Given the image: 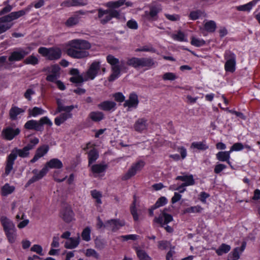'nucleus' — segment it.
I'll return each mask as SVG.
<instances>
[{
    "label": "nucleus",
    "mask_w": 260,
    "mask_h": 260,
    "mask_svg": "<svg viewBox=\"0 0 260 260\" xmlns=\"http://www.w3.org/2000/svg\"><path fill=\"white\" fill-rule=\"evenodd\" d=\"M20 132V129L16 127L14 124H12L3 129L2 137L6 140L11 141L18 135Z\"/></svg>",
    "instance_id": "obj_8"
},
{
    "label": "nucleus",
    "mask_w": 260,
    "mask_h": 260,
    "mask_svg": "<svg viewBox=\"0 0 260 260\" xmlns=\"http://www.w3.org/2000/svg\"><path fill=\"white\" fill-rule=\"evenodd\" d=\"M135 250L139 260H152L151 257L144 250L139 247H136Z\"/></svg>",
    "instance_id": "obj_30"
},
{
    "label": "nucleus",
    "mask_w": 260,
    "mask_h": 260,
    "mask_svg": "<svg viewBox=\"0 0 260 260\" xmlns=\"http://www.w3.org/2000/svg\"><path fill=\"white\" fill-rule=\"evenodd\" d=\"M172 38L176 41L179 42H187V38L184 32L181 30H178L176 34H173L171 35Z\"/></svg>",
    "instance_id": "obj_36"
},
{
    "label": "nucleus",
    "mask_w": 260,
    "mask_h": 260,
    "mask_svg": "<svg viewBox=\"0 0 260 260\" xmlns=\"http://www.w3.org/2000/svg\"><path fill=\"white\" fill-rule=\"evenodd\" d=\"M31 149L32 147L31 146H27V145L21 149L15 148L12 150L10 154L11 156H13L15 159H16L17 156L23 158L27 157L29 156V151Z\"/></svg>",
    "instance_id": "obj_15"
},
{
    "label": "nucleus",
    "mask_w": 260,
    "mask_h": 260,
    "mask_svg": "<svg viewBox=\"0 0 260 260\" xmlns=\"http://www.w3.org/2000/svg\"><path fill=\"white\" fill-rule=\"evenodd\" d=\"M162 78L164 80L173 81L177 79V77L175 74L173 73L168 72L164 74Z\"/></svg>",
    "instance_id": "obj_51"
},
{
    "label": "nucleus",
    "mask_w": 260,
    "mask_h": 260,
    "mask_svg": "<svg viewBox=\"0 0 260 260\" xmlns=\"http://www.w3.org/2000/svg\"><path fill=\"white\" fill-rule=\"evenodd\" d=\"M176 180H181L184 182V183L180 185L182 188L187 186L193 185L195 183L192 175L178 176L176 178Z\"/></svg>",
    "instance_id": "obj_20"
},
{
    "label": "nucleus",
    "mask_w": 260,
    "mask_h": 260,
    "mask_svg": "<svg viewBox=\"0 0 260 260\" xmlns=\"http://www.w3.org/2000/svg\"><path fill=\"white\" fill-rule=\"evenodd\" d=\"M69 44L70 47L67 49V53L70 56L80 59L89 56L87 50L89 49L91 46L87 41L75 39L70 41Z\"/></svg>",
    "instance_id": "obj_1"
},
{
    "label": "nucleus",
    "mask_w": 260,
    "mask_h": 260,
    "mask_svg": "<svg viewBox=\"0 0 260 260\" xmlns=\"http://www.w3.org/2000/svg\"><path fill=\"white\" fill-rule=\"evenodd\" d=\"M243 149V146L241 143H236L234 144L230 148V150L229 151V154L234 151H240Z\"/></svg>",
    "instance_id": "obj_56"
},
{
    "label": "nucleus",
    "mask_w": 260,
    "mask_h": 260,
    "mask_svg": "<svg viewBox=\"0 0 260 260\" xmlns=\"http://www.w3.org/2000/svg\"><path fill=\"white\" fill-rule=\"evenodd\" d=\"M45 112V110L38 107H35L32 109H29L28 110V116L29 117H36L38 115L43 114Z\"/></svg>",
    "instance_id": "obj_35"
},
{
    "label": "nucleus",
    "mask_w": 260,
    "mask_h": 260,
    "mask_svg": "<svg viewBox=\"0 0 260 260\" xmlns=\"http://www.w3.org/2000/svg\"><path fill=\"white\" fill-rule=\"evenodd\" d=\"M167 211L166 208L161 210L159 215L154 217L153 222L159 224L161 227H165V225L173 221L172 216L167 213Z\"/></svg>",
    "instance_id": "obj_7"
},
{
    "label": "nucleus",
    "mask_w": 260,
    "mask_h": 260,
    "mask_svg": "<svg viewBox=\"0 0 260 260\" xmlns=\"http://www.w3.org/2000/svg\"><path fill=\"white\" fill-rule=\"evenodd\" d=\"M167 203V199L165 197L159 198L154 205V208H158L163 206Z\"/></svg>",
    "instance_id": "obj_50"
},
{
    "label": "nucleus",
    "mask_w": 260,
    "mask_h": 260,
    "mask_svg": "<svg viewBox=\"0 0 260 260\" xmlns=\"http://www.w3.org/2000/svg\"><path fill=\"white\" fill-rule=\"evenodd\" d=\"M246 246V242L243 241L240 247H236L232 251L231 256V260H238L241 253L244 251Z\"/></svg>",
    "instance_id": "obj_22"
},
{
    "label": "nucleus",
    "mask_w": 260,
    "mask_h": 260,
    "mask_svg": "<svg viewBox=\"0 0 260 260\" xmlns=\"http://www.w3.org/2000/svg\"><path fill=\"white\" fill-rule=\"evenodd\" d=\"M124 4L127 7L131 6L132 4L131 2H129L125 3V0H118L116 1L109 2L107 3L105 5L108 8L115 9L119 8L120 7L123 6Z\"/></svg>",
    "instance_id": "obj_24"
},
{
    "label": "nucleus",
    "mask_w": 260,
    "mask_h": 260,
    "mask_svg": "<svg viewBox=\"0 0 260 260\" xmlns=\"http://www.w3.org/2000/svg\"><path fill=\"white\" fill-rule=\"evenodd\" d=\"M202 208L199 206H192L186 208L183 211V213H199L202 211Z\"/></svg>",
    "instance_id": "obj_44"
},
{
    "label": "nucleus",
    "mask_w": 260,
    "mask_h": 260,
    "mask_svg": "<svg viewBox=\"0 0 260 260\" xmlns=\"http://www.w3.org/2000/svg\"><path fill=\"white\" fill-rule=\"evenodd\" d=\"M95 247L99 249H102L104 248L105 246V242L103 240L100 239H96L95 240Z\"/></svg>",
    "instance_id": "obj_61"
},
{
    "label": "nucleus",
    "mask_w": 260,
    "mask_h": 260,
    "mask_svg": "<svg viewBox=\"0 0 260 260\" xmlns=\"http://www.w3.org/2000/svg\"><path fill=\"white\" fill-rule=\"evenodd\" d=\"M107 61L112 66V74L109 78V81H112L120 76L121 70L125 69V68L123 67L122 61L120 65H119V59L112 55H108L107 56Z\"/></svg>",
    "instance_id": "obj_3"
},
{
    "label": "nucleus",
    "mask_w": 260,
    "mask_h": 260,
    "mask_svg": "<svg viewBox=\"0 0 260 260\" xmlns=\"http://www.w3.org/2000/svg\"><path fill=\"white\" fill-rule=\"evenodd\" d=\"M165 16L168 20L172 21H177L180 19V16L177 14H165Z\"/></svg>",
    "instance_id": "obj_63"
},
{
    "label": "nucleus",
    "mask_w": 260,
    "mask_h": 260,
    "mask_svg": "<svg viewBox=\"0 0 260 260\" xmlns=\"http://www.w3.org/2000/svg\"><path fill=\"white\" fill-rule=\"evenodd\" d=\"M0 221L5 233L16 229L13 222L6 216H1L0 217Z\"/></svg>",
    "instance_id": "obj_17"
},
{
    "label": "nucleus",
    "mask_w": 260,
    "mask_h": 260,
    "mask_svg": "<svg viewBox=\"0 0 260 260\" xmlns=\"http://www.w3.org/2000/svg\"><path fill=\"white\" fill-rule=\"evenodd\" d=\"M148 126L147 120L144 118H140L135 121L133 128L137 132L141 133L147 131Z\"/></svg>",
    "instance_id": "obj_16"
},
{
    "label": "nucleus",
    "mask_w": 260,
    "mask_h": 260,
    "mask_svg": "<svg viewBox=\"0 0 260 260\" xmlns=\"http://www.w3.org/2000/svg\"><path fill=\"white\" fill-rule=\"evenodd\" d=\"M63 164L62 162L58 158H52L48 161L44 167H46L47 169H59L62 168Z\"/></svg>",
    "instance_id": "obj_25"
},
{
    "label": "nucleus",
    "mask_w": 260,
    "mask_h": 260,
    "mask_svg": "<svg viewBox=\"0 0 260 260\" xmlns=\"http://www.w3.org/2000/svg\"><path fill=\"white\" fill-rule=\"evenodd\" d=\"M236 69V56L232 53H229V72L233 73Z\"/></svg>",
    "instance_id": "obj_28"
},
{
    "label": "nucleus",
    "mask_w": 260,
    "mask_h": 260,
    "mask_svg": "<svg viewBox=\"0 0 260 260\" xmlns=\"http://www.w3.org/2000/svg\"><path fill=\"white\" fill-rule=\"evenodd\" d=\"M89 117L94 121H99L104 118V114L100 111L92 112L89 115Z\"/></svg>",
    "instance_id": "obj_38"
},
{
    "label": "nucleus",
    "mask_w": 260,
    "mask_h": 260,
    "mask_svg": "<svg viewBox=\"0 0 260 260\" xmlns=\"http://www.w3.org/2000/svg\"><path fill=\"white\" fill-rule=\"evenodd\" d=\"M80 242L79 235L76 238H69L64 244V247L68 249H73L77 247Z\"/></svg>",
    "instance_id": "obj_27"
},
{
    "label": "nucleus",
    "mask_w": 260,
    "mask_h": 260,
    "mask_svg": "<svg viewBox=\"0 0 260 260\" xmlns=\"http://www.w3.org/2000/svg\"><path fill=\"white\" fill-rule=\"evenodd\" d=\"M100 62L99 61H93L90 66L88 70L84 74L85 81L93 80L98 75L100 70Z\"/></svg>",
    "instance_id": "obj_10"
},
{
    "label": "nucleus",
    "mask_w": 260,
    "mask_h": 260,
    "mask_svg": "<svg viewBox=\"0 0 260 260\" xmlns=\"http://www.w3.org/2000/svg\"><path fill=\"white\" fill-rule=\"evenodd\" d=\"M12 25V24L6 23H0V34L9 29L10 28H11Z\"/></svg>",
    "instance_id": "obj_57"
},
{
    "label": "nucleus",
    "mask_w": 260,
    "mask_h": 260,
    "mask_svg": "<svg viewBox=\"0 0 260 260\" xmlns=\"http://www.w3.org/2000/svg\"><path fill=\"white\" fill-rule=\"evenodd\" d=\"M145 162L143 160H139L134 163L127 172L122 177L123 180H126L135 176L137 172H140L144 167Z\"/></svg>",
    "instance_id": "obj_9"
},
{
    "label": "nucleus",
    "mask_w": 260,
    "mask_h": 260,
    "mask_svg": "<svg viewBox=\"0 0 260 260\" xmlns=\"http://www.w3.org/2000/svg\"><path fill=\"white\" fill-rule=\"evenodd\" d=\"M31 50V47H28L25 49L20 48L16 51H13L9 56V60L11 62L19 61L28 54Z\"/></svg>",
    "instance_id": "obj_11"
},
{
    "label": "nucleus",
    "mask_w": 260,
    "mask_h": 260,
    "mask_svg": "<svg viewBox=\"0 0 260 260\" xmlns=\"http://www.w3.org/2000/svg\"><path fill=\"white\" fill-rule=\"evenodd\" d=\"M41 126L39 124V121L30 120L27 121L24 124V127L27 129H34L37 131H41Z\"/></svg>",
    "instance_id": "obj_26"
},
{
    "label": "nucleus",
    "mask_w": 260,
    "mask_h": 260,
    "mask_svg": "<svg viewBox=\"0 0 260 260\" xmlns=\"http://www.w3.org/2000/svg\"><path fill=\"white\" fill-rule=\"evenodd\" d=\"M39 124L41 126V131H42L43 129V125L44 124H47L49 126H51L52 125V122L51 120L47 116H44L42 117L39 120Z\"/></svg>",
    "instance_id": "obj_47"
},
{
    "label": "nucleus",
    "mask_w": 260,
    "mask_h": 260,
    "mask_svg": "<svg viewBox=\"0 0 260 260\" xmlns=\"http://www.w3.org/2000/svg\"><path fill=\"white\" fill-rule=\"evenodd\" d=\"M98 17L100 19L101 23L105 24L110 21L112 18H119L120 14L119 12L115 10H103L101 9L98 10Z\"/></svg>",
    "instance_id": "obj_5"
},
{
    "label": "nucleus",
    "mask_w": 260,
    "mask_h": 260,
    "mask_svg": "<svg viewBox=\"0 0 260 260\" xmlns=\"http://www.w3.org/2000/svg\"><path fill=\"white\" fill-rule=\"evenodd\" d=\"M254 6L252 2H250L246 4L241 5L237 7V10L241 11H248L249 12L252 8V7Z\"/></svg>",
    "instance_id": "obj_48"
},
{
    "label": "nucleus",
    "mask_w": 260,
    "mask_h": 260,
    "mask_svg": "<svg viewBox=\"0 0 260 260\" xmlns=\"http://www.w3.org/2000/svg\"><path fill=\"white\" fill-rule=\"evenodd\" d=\"M48 172V169L46 167H44L41 170L39 171L37 169H34L32 170V173L34 176L27 182L25 184V187H27L31 184L40 180Z\"/></svg>",
    "instance_id": "obj_12"
},
{
    "label": "nucleus",
    "mask_w": 260,
    "mask_h": 260,
    "mask_svg": "<svg viewBox=\"0 0 260 260\" xmlns=\"http://www.w3.org/2000/svg\"><path fill=\"white\" fill-rule=\"evenodd\" d=\"M56 103L57 104V109L54 114L55 115L61 111L66 112L65 113L60 114L59 116L56 117L54 119L55 124L57 126H59L68 119L72 117V114L71 113V111L74 109V106L73 105L64 106L62 104V101L59 99H57Z\"/></svg>",
    "instance_id": "obj_2"
},
{
    "label": "nucleus",
    "mask_w": 260,
    "mask_h": 260,
    "mask_svg": "<svg viewBox=\"0 0 260 260\" xmlns=\"http://www.w3.org/2000/svg\"><path fill=\"white\" fill-rule=\"evenodd\" d=\"M38 52L49 60H56L61 57V51L58 48L40 47Z\"/></svg>",
    "instance_id": "obj_4"
},
{
    "label": "nucleus",
    "mask_w": 260,
    "mask_h": 260,
    "mask_svg": "<svg viewBox=\"0 0 260 260\" xmlns=\"http://www.w3.org/2000/svg\"><path fill=\"white\" fill-rule=\"evenodd\" d=\"M228 250V246L224 244H222L219 248H218L216 252L219 255H221L223 253H226Z\"/></svg>",
    "instance_id": "obj_58"
},
{
    "label": "nucleus",
    "mask_w": 260,
    "mask_h": 260,
    "mask_svg": "<svg viewBox=\"0 0 260 260\" xmlns=\"http://www.w3.org/2000/svg\"><path fill=\"white\" fill-rule=\"evenodd\" d=\"M73 212L70 208H67L62 213V218L66 222H71L73 219Z\"/></svg>",
    "instance_id": "obj_31"
},
{
    "label": "nucleus",
    "mask_w": 260,
    "mask_h": 260,
    "mask_svg": "<svg viewBox=\"0 0 260 260\" xmlns=\"http://www.w3.org/2000/svg\"><path fill=\"white\" fill-rule=\"evenodd\" d=\"M113 97L116 101L118 102H123L125 101V96L121 92H117L113 94Z\"/></svg>",
    "instance_id": "obj_60"
},
{
    "label": "nucleus",
    "mask_w": 260,
    "mask_h": 260,
    "mask_svg": "<svg viewBox=\"0 0 260 260\" xmlns=\"http://www.w3.org/2000/svg\"><path fill=\"white\" fill-rule=\"evenodd\" d=\"M125 222L123 220L118 219H113L107 220L105 222L106 229L115 232L118 230L121 227L124 226Z\"/></svg>",
    "instance_id": "obj_13"
},
{
    "label": "nucleus",
    "mask_w": 260,
    "mask_h": 260,
    "mask_svg": "<svg viewBox=\"0 0 260 260\" xmlns=\"http://www.w3.org/2000/svg\"><path fill=\"white\" fill-rule=\"evenodd\" d=\"M5 234L9 243H13L15 242L17 238L16 229L5 232Z\"/></svg>",
    "instance_id": "obj_40"
},
{
    "label": "nucleus",
    "mask_w": 260,
    "mask_h": 260,
    "mask_svg": "<svg viewBox=\"0 0 260 260\" xmlns=\"http://www.w3.org/2000/svg\"><path fill=\"white\" fill-rule=\"evenodd\" d=\"M216 157L218 160L221 161H226L228 160V152L221 151L216 154Z\"/></svg>",
    "instance_id": "obj_54"
},
{
    "label": "nucleus",
    "mask_w": 260,
    "mask_h": 260,
    "mask_svg": "<svg viewBox=\"0 0 260 260\" xmlns=\"http://www.w3.org/2000/svg\"><path fill=\"white\" fill-rule=\"evenodd\" d=\"M99 157V153L95 148H92L88 153V165L95 162Z\"/></svg>",
    "instance_id": "obj_32"
},
{
    "label": "nucleus",
    "mask_w": 260,
    "mask_h": 260,
    "mask_svg": "<svg viewBox=\"0 0 260 260\" xmlns=\"http://www.w3.org/2000/svg\"><path fill=\"white\" fill-rule=\"evenodd\" d=\"M138 96L135 92L129 94L128 99L125 101L123 104L124 107L128 108L127 110L130 111L131 108H136L139 104Z\"/></svg>",
    "instance_id": "obj_14"
},
{
    "label": "nucleus",
    "mask_w": 260,
    "mask_h": 260,
    "mask_svg": "<svg viewBox=\"0 0 260 260\" xmlns=\"http://www.w3.org/2000/svg\"><path fill=\"white\" fill-rule=\"evenodd\" d=\"M190 43L192 45L199 47L204 46L205 44V41L203 39L192 37Z\"/></svg>",
    "instance_id": "obj_43"
},
{
    "label": "nucleus",
    "mask_w": 260,
    "mask_h": 260,
    "mask_svg": "<svg viewBox=\"0 0 260 260\" xmlns=\"http://www.w3.org/2000/svg\"><path fill=\"white\" fill-rule=\"evenodd\" d=\"M136 52H155V49L152 47V45H145L140 48H138L135 50Z\"/></svg>",
    "instance_id": "obj_45"
},
{
    "label": "nucleus",
    "mask_w": 260,
    "mask_h": 260,
    "mask_svg": "<svg viewBox=\"0 0 260 260\" xmlns=\"http://www.w3.org/2000/svg\"><path fill=\"white\" fill-rule=\"evenodd\" d=\"M70 80L71 82L76 83H82L83 81H85L84 75L83 76L81 75L73 76L70 78Z\"/></svg>",
    "instance_id": "obj_55"
},
{
    "label": "nucleus",
    "mask_w": 260,
    "mask_h": 260,
    "mask_svg": "<svg viewBox=\"0 0 260 260\" xmlns=\"http://www.w3.org/2000/svg\"><path fill=\"white\" fill-rule=\"evenodd\" d=\"M140 58L132 57L127 60L126 63L127 65L137 69L140 68Z\"/></svg>",
    "instance_id": "obj_41"
},
{
    "label": "nucleus",
    "mask_w": 260,
    "mask_h": 260,
    "mask_svg": "<svg viewBox=\"0 0 260 260\" xmlns=\"http://www.w3.org/2000/svg\"><path fill=\"white\" fill-rule=\"evenodd\" d=\"M107 168V165L103 163L93 165L91 166L90 169L93 174L94 177H96L101 174H104Z\"/></svg>",
    "instance_id": "obj_19"
},
{
    "label": "nucleus",
    "mask_w": 260,
    "mask_h": 260,
    "mask_svg": "<svg viewBox=\"0 0 260 260\" xmlns=\"http://www.w3.org/2000/svg\"><path fill=\"white\" fill-rule=\"evenodd\" d=\"M14 189V186H11L9 184L7 183L2 188V195L3 196H6L8 194L12 193Z\"/></svg>",
    "instance_id": "obj_39"
},
{
    "label": "nucleus",
    "mask_w": 260,
    "mask_h": 260,
    "mask_svg": "<svg viewBox=\"0 0 260 260\" xmlns=\"http://www.w3.org/2000/svg\"><path fill=\"white\" fill-rule=\"evenodd\" d=\"M16 159L11 156V155L10 154L8 157L7 160V164L5 168V174L8 175L9 174L10 172L12 171L13 169V166L14 164V162Z\"/></svg>",
    "instance_id": "obj_37"
},
{
    "label": "nucleus",
    "mask_w": 260,
    "mask_h": 260,
    "mask_svg": "<svg viewBox=\"0 0 260 260\" xmlns=\"http://www.w3.org/2000/svg\"><path fill=\"white\" fill-rule=\"evenodd\" d=\"M31 250L32 251L36 252V253L40 254V255H43V253H42V251H43L42 247L39 245L35 244V245H33L32 247H31Z\"/></svg>",
    "instance_id": "obj_62"
},
{
    "label": "nucleus",
    "mask_w": 260,
    "mask_h": 260,
    "mask_svg": "<svg viewBox=\"0 0 260 260\" xmlns=\"http://www.w3.org/2000/svg\"><path fill=\"white\" fill-rule=\"evenodd\" d=\"M91 230L89 227L85 228L82 232L81 237L83 240L89 241L90 240Z\"/></svg>",
    "instance_id": "obj_46"
},
{
    "label": "nucleus",
    "mask_w": 260,
    "mask_h": 260,
    "mask_svg": "<svg viewBox=\"0 0 260 260\" xmlns=\"http://www.w3.org/2000/svg\"><path fill=\"white\" fill-rule=\"evenodd\" d=\"M39 60L37 57L34 55H30L27 57L24 61L25 64L36 65L38 63Z\"/></svg>",
    "instance_id": "obj_49"
},
{
    "label": "nucleus",
    "mask_w": 260,
    "mask_h": 260,
    "mask_svg": "<svg viewBox=\"0 0 260 260\" xmlns=\"http://www.w3.org/2000/svg\"><path fill=\"white\" fill-rule=\"evenodd\" d=\"M59 70V67L57 64H55L49 68V72L51 74H55V75L58 76Z\"/></svg>",
    "instance_id": "obj_59"
},
{
    "label": "nucleus",
    "mask_w": 260,
    "mask_h": 260,
    "mask_svg": "<svg viewBox=\"0 0 260 260\" xmlns=\"http://www.w3.org/2000/svg\"><path fill=\"white\" fill-rule=\"evenodd\" d=\"M98 107L100 109L104 111H114L116 109V104L113 101H105L99 104Z\"/></svg>",
    "instance_id": "obj_21"
},
{
    "label": "nucleus",
    "mask_w": 260,
    "mask_h": 260,
    "mask_svg": "<svg viewBox=\"0 0 260 260\" xmlns=\"http://www.w3.org/2000/svg\"><path fill=\"white\" fill-rule=\"evenodd\" d=\"M140 68L146 67L147 69H150L155 65L153 59L150 57L140 58Z\"/></svg>",
    "instance_id": "obj_29"
},
{
    "label": "nucleus",
    "mask_w": 260,
    "mask_h": 260,
    "mask_svg": "<svg viewBox=\"0 0 260 260\" xmlns=\"http://www.w3.org/2000/svg\"><path fill=\"white\" fill-rule=\"evenodd\" d=\"M159 12L158 9L156 7H152L149 12H146L147 19L149 21H153L156 19V16Z\"/></svg>",
    "instance_id": "obj_33"
},
{
    "label": "nucleus",
    "mask_w": 260,
    "mask_h": 260,
    "mask_svg": "<svg viewBox=\"0 0 260 260\" xmlns=\"http://www.w3.org/2000/svg\"><path fill=\"white\" fill-rule=\"evenodd\" d=\"M139 236L137 235H128L125 236H121L120 238L123 240L127 241L128 240H136L138 239Z\"/></svg>",
    "instance_id": "obj_64"
},
{
    "label": "nucleus",
    "mask_w": 260,
    "mask_h": 260,
    "mask_svg": "<svg viewBox=\"0 0 260 260\" xmlns=\"http://www.w3.org/2000/svg\"><path fill=\"white\" fill-rule=\"evenodd\" d=\"M80 18V17L78 15L74 14L67 19L65 22V24L68 27H72L78 24Z\"/></svg>",
    "instance_id": "obj_34"
},
{
    "label": "nucleus",
    "mask_w": 260,
    "mask_h": 260,
    "mask_svg": "<svg viewBox=\"0 0 260 260\" xmlns=\"http://www.w3.org/2000/svg\"><path fill=\"white\" fill-rule=\"evenodd\" d=\"M25 112V109L13 106L9 110L10 118L12 120L18 119V116L23 114Z\"/></svg>",
    "instance_id": "obj_23"
},
{
    "label": "nucleus",
    "mask_w": 260,
    "mask_h": 260,
    "mask_svg": "<svg viewBox=\"0 0 260 260\" xmlns=\"http://www.w3.org/2000/svg\"><path fill=\"white\" fill-rule=\"evenodd\" d=\"M49 147L47 145H44L37 148L34 157L30 160L31 163H34L39 158L44 156L49 151Z\"/></svg>",
    "instance_id": "obj_18"
},
{
    "label": "nucleus",
    "mask_w": 260,
    "mask_h": 260,
    "mask_svg": "<svg viewBox=\"0 0 260 260\" xmlns=\"http://www.w3.org/2000/svg\"><path fill=\"white\" fill-rule=\"evenodd\" d=\"M191 148H197L200 150H205L208 147L203 142H193L191 145Z\"/></svg>",
    "instance_id": "obj_52"
},
{
    "label": "nucleus",
    "mask_w": 260,
    "mask_h": 260,
    "mask_svg": "<svg viewBox=\"0 0 260 260\" xmlns=\"http://www.w3.org/2000/svg\"><path fill=\"white\" fill-rule=\"evenodd\" d=\"M204 27L207 31L213 32L216 29V25L214 21L210 20L205 23Z\"/></svg>",
    "instance_id": "obj_42"
},
{
    "label": "nucleus",
    "mask_w": 260,
    "mask_h": 260,
    "mask_svg": "<svg viewBox=\"0 0 260 260\" xmlns=\"http://www.w3.org/2000/svg\"><path fill=\"white\" fill-rule=\"evenodd\" d=\"M85 255L88 257H93L96 259L99 258V254L93 249H87L86 250Z\"/></svg>",
    "instance_id": "obj_53"
},
{
    "label": "nucleus",
    "mask_w": 260,
    "mask_h": 260,
    "mask_svg": "<svg viewBox=\"0 0 260 260\" xmlns=\"http://www.w3.org/2000/svg\"><path fill=\"white\" fill-rule=\"evenodd\" d=\"M30 9L31 6H29L24 9L16 12H13L7 15L1 17H0V23H8L9 22L16 20L20 17L25 15L30 11Z\"/></svg>",
    "instance_id": "obj_6"
}]
</instances>
